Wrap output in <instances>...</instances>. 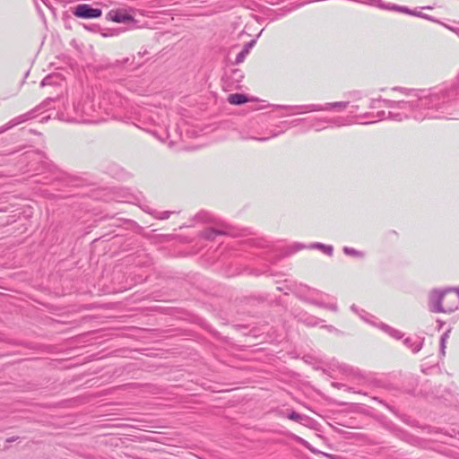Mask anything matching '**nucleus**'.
<instances>
[{
  "label": "nucleus",
  "mask_w": 459,
  "mask_h": 459,
  "mask_svg": "<svg viewBox=\"0 0 459 459\" xmlns=\"http://www.w3.org/2000/svg\"><path fill=\"white\" fill-rule=\"evenodd\" d=\"M458 91L459 74L452 83L429 93L424 91H411L407 95V100L399 101L384 100V102L391 108L388 118L395 121L410 117L418 121L426 118L455 119Z\"/></svg>",
  "instance_id": "obj_1"
},
{
  "label": "nucleus",
  "mask_w": 459,
  "mask_h": 459,
  "mask_svg": "<svg viewBox=\"0 0 459 459\" xmlns=\"http://www.w3.org/2000/svg\"><path fill=\"white\" fill-rule=\"evenodd\" d=\"M459 307V290L449 288L433 290L429 295V309L435 313H452Z\"/></svg>",
  "instance_id": "obj_2"
},
{
  "label": "nucleus",
  "mask_w": 459,
  "mask_h": 459,
  "mask_svg": "<svg viewBox=\"0 0 459 459\" xmlns=\"http://www.w3.org/2000/svg\"><path fill=\"white\" fill-rule=\"evenodd\" d=\"M74 116L68 117L67 121L77 123H95L94 113L96 108L93 101L90 99L85 100L82 103L74 105Z\"/></svg>",
  "instance_id": "obj_3"
},
{
  "label": "nucleus",
  "mask_w": 459,
  "mask_h": 459,
  "mask_svg": "<svg viewBox=\"0 0 459 459\" xmlns=\"http://www.w3.org/2000/svg\"><path fill=\"white\" fill-rule=\"evenodd\" d=\"M74 15L82 19L99 18L102 14L100 8H93L88 4H80L73 11Z\"/></svg>",
  "instance_id": "obj_4"
},
{
  "label": "nucleus",
  "mask_w": 459,
  "mask_h": 459,
  "mask_svg": "<svg viewBox=\"0 0 459 459\" xmlns=\"http://www.w3.org/2000/svg\"><path fill=\"white\" fill-rule=\"evenodd\" d=\"M324 294L322 292L314 290H309L308 295L302 296V299L305 301L311 303L315 306H317L319 307H324V308L329 309L331 311L336 312L338 310V307H337L336 303H325L322 299L316 298L317 296L321 297Z\"/></svg>",
  "instance_id": "obj_5"
},
{
  "label": "nucleus",
  "mask_w": 459,
  "mask_h": 459,
  "mask_svg": "<svg viewBox=\"0 0 459 459\" xmlns=\"http://www.w3.org/2000/svg\"><path fill=\"white\" fill-rule=\"evenodd\" d=\"M280 108L291 111V114H304L308 112L321 111V105L309 104L301 106H280Z\"/></svg>",
  "instance_id": "obj_6"
},
{
  "label": "nucleus",
  "mask_w": 459,
  "mask_h": 459,
  "mask_svg": "<svg viewBox=\"0 0 459 459\" xmlns=\"http://www.w3.org/2000/svg\"><path fill=\"white\" fill-rule=\"evenodd\" d=\"M36 109H32L27 113H24L22 115H20L18 117H15L14 118L11 119L3 129L0 130V133L4 132L5 130H8L15 126H18L22 123H24L31 118L34 117Z\"/></svg>",
  "instance_id": "obj_7"
},
{
  "label": "nucleus",
  "mask_w": 459,
  "mask_h": 459,
  "mask_svg": "<svg viewBox=\"0 0 459 459\" xmlns=\"http://www.w3.org/2000/svg\"><path fill=\"white\" fill-rule=\"evenodd\" d=\"M108 16L110 17L111 21L116 22H128L134 21L133 16L122 9L110 11L108 13Z\"/></svg>",
  "instance_id": "obj_8"
},
{
  "label": "nucleus",
  "mask_w": 459,
  "mask_h": 459,
  "mask_svg": "<svg viewBox=\"0 0 459 459\" xmlns=\"http://www.w3.org/2000/svg\"><path fill=\"white\" fill-rule=\"evenodd\" d=\"M404 344L410 348L413 352H418L421 350L424 342V338L421 337H408L403 341Z\"/></svg>",
  "instance_id": "obj_9"
},
{
  "label": "nucleus",
  "mask_w": 459,
  "mask_h": 459,
  "mask_svg": "<svg viewBox=\"0 0 459 459\" xmlns=\"http://www.w3.org/2000/svg\"><path fill=\"white\" fill-rule=\"evenodd\" d=\"M349 105L348 101H337V102H332V103H325L324 105H321V111H328L333 108H337L339 110H342L346 108Z\"/></svg>",
  "instance_id": "obj_10"
},
{
  "label": "nucleus",
  "mask_w": 459,
  "mask_h": 459,
  "mask_svg": "<svg viewBox=\"0 0 459 459\" xmlns=\"http://www.w3.org/2000/svg\"><path fill=\"white\" fill-rule=\"evenodd\" d=\"M228 101L233 105H241L247 101V98L241 93H233L229 95Z\"/></svg>",
  "instance_id": "obj_11"
},
{
  "label": "nucleus",
  "mask_w": 459,
  "mask_h": 459,
  "mask_svg": "<svg viewBox=\"0 0 459 459\" xmlns=\"http://www.w3.org/2000/svg\"><path fill=\"white\" fill-rule=\"evenodd\" d=\"M384 9L390 10V11H396V12L403 13L406 14L412 13V10L409 9L408 7L401 6V5H397V4H385V7Z\"/></svg>",
  "instance_id": "obj_12"
},
{
  "label": "nucleus",
  "mask_w": 459,
  "mask_h": 459,
  "mask_svg": "<svg viewBox=\"0 0 459 459\" xmlns=\"http://www.w3.org/2000/svg\"><path fill=\"white\" fill-rule=\"evenodd\" d=\"M255 43V40H251L250 42H248L246 45L245 48L240 53L238 54V56L236 57V63L238 64V63L243 62L245 56L247 55V53L249 51V48H251Z\"/></svg>",
  "instance_id": "obj_13"
},
{
  "label": "nucleus",
  "mask_w": 459,
  "mask_h": 459,
  "mask_svg": "<svg viewBox=\"0 0 459 459\" xmlns=\"http://www.w3.org/2000/svg\"><path fill=\"white\" fill-rule=\"evenodd\" d=\"M381 329H383L385 333H387L389 335H391L392 337L395 338V339H400L402 338L403 334L401 332H399L398 330H395L392 327H390L389 325H385V324H382L381 325Z\"/></svg>",
  "instance_id": "obj_14"
},
{
  "label": "nucleus",
  "mask_w": 459,
  "mask_h": 459,
  "mask_svg": "<svg viewBox=\"0 0 459 459\" xmlns=\"http://www.w3.org/2000/svg\"><path fill=\"white\" fill-rule=\"evenodd\" d=\"M224 232L221 231V230H216L214 229H212V228H209V229H206L205 230L203 231V236L204 238H208V239H212L214 238L217 235H221L223 234Z\"/></svg>",
  "instance_id": "obj_15"
},
{
  "label": "nucleus",
  "mask_w": 459,
  "mask_h": 459,
  "mask_svg": "<svg viewBox=\"0 0 459 459\" xmlns=\"http://www.w3.org/2000/svg\"><path fill=\"white\" fill-rule=\"evenodd\" d=\"M331 120H328V119H317L311 126L312 127H315L316 131H319L321 130V127H320V124L323 123V122H330ZM333 122H334L338 126H343L344 124L341 122V119L340 118H337V119H334V120H332Z\"/></svg>",
  "instance_id": "obj_16"
},
{
  "label": "nucleus",
  "mask_w": 459,
  "mask_h": 459,
  "mask_svg": "<svg viewBox=\"0 0 459 459\" xmlns=\"http://www.w3.org/2000/svg\"><path fill=\"white\" fill-rule=\"evenodd\" d=\"M343 252L347 255H352L357 257H362L364 255L362 252L348 247H343Z\"/></svg>",
  "instance_id": "obj_17"
},
{
  "label": "nucleus",
  "mask_w": 459,
  "mask_h": 459,
  "mask_svg": "<svg viewBox=\"0 0 459 459\" xmlns=\"http://www.w3.org/2000/svg\"><path fill=\"white\" fill-rule=\"evenodd\" d=\"M314 247L323 250L328 255H332L333 248L332 246H326L321 243H316L313 245Z\"/></svg>",
  "instance_id": "obj_18"
},
{
  "label": "nucleus",
  "mask_w": 459,
  "mask_h": 459,
  "mask_svg": "<svg viewBox=\"0 0 459 459\" xmlns=\"http://www.w3.org/2000/svg\"><path fill=\"white\" fill-rule=\"evenodd\" d=\"M170 214H171V212H168V211L160 212H156L155 217L160 220H166L169 217Z\"/></svg>",
  "instance_id": "obj_19"
},
{
  "label": "nucleus",
  "mask_w": 459,
  "mask_h": 459,
  "mask_svg": "<svg viewBox=\"0 0 459 459\" xmlns=\"http://www.w3.org/2000/svg\"><path fill=\"white\" fill-rule=\"evenodd\" d=\"M288 419L295 421H299L302 419L301 415L296 411H292L288 415Z\"/></svg>",
  "instance_id": "obj_20"
},
{
  "label": "nucleus",
  "mask_w": 459,
  "mask_h": 459,
  "mask_svg": "<svg viewBox=\"0 0 459 459\" xmlns=\"http://www.w3.org/2000/svg\"><path fill=\"white\" fill-rule=\"evenodd\" d=\"M410 15H414V16H417V17H421V18H424V19L430 20V17L428 14H425V13H423L421 12L413 11V10H412V13H410Z\"/></svg>",
  "instance_id": "obj_21"
},
{
  "label": "nucleus",
  "mask_w": 459,
  "mask_h": 459,
  "mask_svg": "<svg viewBox=\"0 0 459 459\" xmlns=\"http://www.w3.org/2000/svg\"><path fill=\"white\" fill-rule=\"evenodd\" d=\"M54 101V99H47L45 100L37 109L43 108H49L50 102Z\"/></svg>",
  "instance_id": "obj_22"
},
{
  "label": "nucleus",
  "mask_w": 459,
  "mask_h": 459,
  "mask_svg": "<svg viewBox=\"0 0 459 459\" xmlns=\"http://www.w3.org/2000/svg\"><path fill=\"white\" fill-rule=\"evenodd\" d=\"M51 79L52 77L51 76H47L45 77L41 82H40V86L41 87H44V86H47V85H50L52 82H51Z\"/></svg>",
  "instance_id": "obj_23"
},
{
  "label": "nucleus",
  "mask_w": 459,
  "mask_h": 459,
  "mask_svg": "<svg viewBox=\"0 0 459 459\" xmlns=\"http://www.w3.org/2000/svg\"><path fill=\"white\" fill-rule=\"evenodd\" d=\"M302 444L307 448L309 449L313 454H319L320 452L315 448H312L310 446V445L308 444V442L305 441V440H302Z\"/></svg>",
  "instance_id": "obj_24"
},
{
  "label": "nucleus",
  "mask_w": 459,
  "mask_h": 459,
  "mask_svg": "<svg viewBox=\"0 0 459 459\" xmlns=\"http://www.w3.org/2000/svg\"><path fill=\"white\" fill-rule=\"evenodd\" d=\"M449 333H450V330H447L446 332H445L442 334L441 339H440V342H442V344L446 343V342L449 336Z\"/></svg>",
  "instance_id": "obj_25"
},
{
  "label": "nucleus",
  "mask_w": 459,
  "mask_h": 459,
  "mask_svg": "<svg viewBox=\"0 0 459 459\" xmlns=\"http://www.w3.org/2000/svg\"><path fill=\"white\" fill-rule=\"evenodd\" d=\"M276 135H277V134H273L272 136H268V137H261V138H255V137H252V139H255V140H257V141H260V142H265V141L269 140L270 138L274 137V136H276Z\"/></svg>",
  "instance_id": "obj_26"
},
{
  "label": "nucleus",
  "mask_w": 459,
  "mask_h": 459,
  "mask_svg": "<svg viewBox=\"0 0 459 459\" xmlns=\"http://www.w3.org/2000/svg\"><path fill=\"white\" fill-rule=\"evenodd\" d=\"M445 349H446V343L442 344V342H440V353L442 355H445Z\"/></svg>",
  "instance_id": "obj_27"
},
{
  "label": "nucleus",
  "mask_w": 459,
  "mask_h": 459,
  "mask_svg": "<svg viewBox=\"0 0 459 459\" xmlns=\"http://www.w3.org/2000/svg\"><path fill=\"white\" fill-rule=\"evenodd\" d=\"M351 310H352V311H354V312H356V313H357V307H356V306H355V305H352V306L351 307Z\"/></svg>",
  "instance_id": "obj_28"
},
{
  "label": "nucleus",
  "mask_w": 459,
  "mask_h": 459,
  "mask_svg": "<svg viewBox=\"0 0 459 459\" xmlns=\"http://www.w3.org/2000/svg\"><path fill=\"white\" fill-rule=\"evenodd\" d=\"M423 9H431L430 6H426V7H423Z\"/></svg>",
  "instance_id": "obj_29"
}]
</instances>
